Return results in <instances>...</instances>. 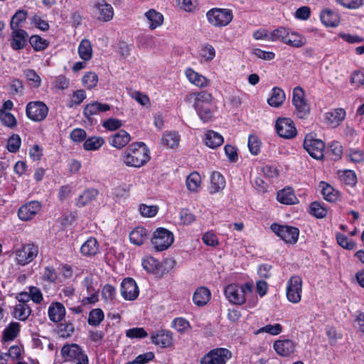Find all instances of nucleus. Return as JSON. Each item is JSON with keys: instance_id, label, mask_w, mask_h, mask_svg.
<instances>
[{"instance_id": "obj_1", "label": "nucleus", "mask_w": 364, "mask_h": 364, "mask_svg": "<svg viewBox=\"0 0 364 364\" xmlns=\"http://www.w3.org/2000/svg\"><path fill=\"white\" fill-rule=\"evenodd\" d=\"M188 100H193V107L200 119L208 122L213 119L215 105L212 94L206 91L191 93L187 97Z\"/></svg>"}, {"instance_id": "obj_2", "label": "nucleus", "mask_w": 364, "mask_h": 364, "mask_svg": "<svg viewBox=\"0 0 364 364\" xmlns=\"http://www.w3.org/2000/svg\"><path fill=\"white\" fill-rule=\"evenodd\" d=\"M122 157L127 166L140 168L150 160L149 149L144 142H134L122 152Z\"/></svg>"}, {"instance_id": "obj_3", "label": "nucleus", "mask_w": 364, "mask_h": 364, "mask_svg": "<svg viewBox=\"0 0 364 364\" xmlns=\"http://www.w3.org/2000/svg\"><path fill=\"white\" fill-rule=\"evenodd\" d=\"M252 284L246 283L242 286L235 284H230L224 289V294L227 299L235 305H242L246 301L245 294L247 292H251Z\"/></svg>"}, {"instance_id": "obj_4", "label": "nucleus", "mask_w": 364, "mask_h": 364, "mask_svg": "<svg viewBox=\"0 0 364 364\" xmlns=\"http://www.w3.org/2000/svg\"><path fill=\"white\" fill-rule=\"evenodd\" d=\"M208 22L215 27L228 26L233 18L232 10L228 9L214 8L206 14Z\"/></svg>"}, {"instance_id": "obj_5", "label": "nucleus", "mask_w": 364, "mask_h": 364, "mask_svg": "<svg viewBox=\"0 0 364 364\" xmlns=\"http://www.w3.org/2000/svg\"><path fill=\"white\" fill-rule=\"evenodd\" d=\"M173 240V235L171 231L164 228H159L154 232L151 243L157 251H163L171 245Z\"/></svg>"}, {"instance_id": "obj_6", "label": "nucleus", "mask_w": 364, "mask_h": 364, "mask_svg": "<svg viewBox=\"0 0 364 364\" xmlns=\"http://www.w3.org/2000/svg\"><path fill=\"white\" fill-rule=\"evenodd\" d=\"M62 356L74 364H88V358L77 344L65 345L61 349Z\"/></svg>"}, {"instance_id": "obj_7", "label": "nucleus", "mask_w": 364, "mask_h": 364, "mask_svg": "<svg viewBox=\"0 0 364 364\" xmlns=\"http://www.w3.org/2000/svg\"><path fill=\"white\" fill-rule=\"evenodd\" d=\"M304 148L311 157L316 159H321L323 157L324 143L322 140L316 138L314 134H309L305 136Z\"/></svg>"}, {"instance_id": "obj_8", "label": "nucleus", "mask_w": 364, "mask_h": 364, "mask_svg": "<svg viewBox=\"0 0 364 364\" xmlns=\"http://www.w3.org/2000/svg\"><path fill=\"white\" fill-rule=\"evenodd\" d=\"M302 279L299 276L294 275L287 282L286 294L288 301L298 304L301 299Z\"/></svg>"}, {"instance_id": "obj_9", "label": "nucleus", "mask_w": 364, "mask_h": 364, "mask_svg": "<svg viewBox=\"0 0 364 364\" xmlns=\"http://www.w3.org/2000/svg\"><path fill=\"white\" fill-rule=\"evenodd\" d=\"M271 230L287 243L294 244L297 242L299 230L289 225L272 224Z\"/></svg>"}, {"instance_id": "obj_10", "label": "nucleus", "mask_w": 364, "mask_h": 364, "mask_svg": "<svg viewBox=\"0 0 364 364\" xmlns=\"http://www.w3.org/2000/svg\"><path fill=\"white\" fill-rule=\"evenodd\" d=\"M94 14L96 19L102 22H108L113 19L114 9L105 0H95L93 3Z\"/></svg>"}, {"instance_id": "obj_11", "label": "nucleus", "mask_w": 364, "mask_h": 364, "mask_svg": "<svg viewBox=\"0 0 364 364\" xmlns=\"http://www.w3.org/2000/svg\"><path fill=\"white\" fill-rule=\"evenodd\" d=\"M292 103L299 118H304L309 113L310 107L305 99L304 90L299 87L293 90Z\"/></svg>"}, {"instance_id": "obj_12", "label": "nucleus", "mask_w": 364, "mask_h": 364, "mask_svg": "<svg viewBox=\"0 0 364 364\" xmlns=\"http://www.w3.org/2000/svg\"><path fill=\"white\" fill-rule=\"evenodd\" d=\"M48 112L46 105L42 102H31L26 106V114L29 119L34 122L43 120Z\"/></svg>"}, {"instance_id": "obj_13", "label": "nucleus", "mask_w": 364, "mask_h": 364, "mask_svg": "<svg viewBox=\"0 0 364 364\" xmlns=\"http://www.w3.org/2000/svg\"><path fill=\"white\" fill-rule=\"evenodd\" d=\"M38 248L33 244L23 245L16 250V259L17 263L21 265H26L31 262L38 255Z\"/></svg>"}, {"instance_id": "obj_14", "label": "nucleus", "mask_w": 364, "mask_h": 364, "mask_svg": "<svg viewBox=\"0 0 364 364\" xmlns=\"http://www.w3.org/2000/svg\"><path fill=\"white\" fill-rule=\"evenodd\" d=\"M231 353L225 348H218L210 351L201 360V364H225L230 358Z\"/></svg>"}, {"instance_id": "obj_15", "label": "nucleus", "mask_w": 364, "mask_h": 364, "mask_svg": "<svg viewBox=\"0 0 364 364\" xmlns=\"http://www.w3.org/2000/svg\"><path fill=\"white\" fill-rule=\"evenodd\" d=\"M278 135L284 139H291L296 135V129L289 118H279L275 124Z\"/></svg>"}, {"instance_id": "obj_16", "label": "nucleus", "mask_w": 364, "mask_h": 364, "mask_svg": "<svg viewBox=\"0 0 364 364\" xmlns=\"http://www.w3.org/2000/svg\"><path fill=\"white\" fill-rule=\"evenodd\" d=\"M41 205L38 201L32 200L23 205L18 210V216L22 221H28L41 210Z\"/></svg>"}, {"instance_id": "obj_17", "label": "nucleus", "mask_w": 364, "mask_h": 364, "mask_svg": "<svg viewBox=\"0 0 364 364\" xmlns=\"http://www.w3.org/2000/svg\"><path fill=\"white\" fill-rule=\"evenodd\" d=\"M121 294L126 300L132 301L139 296V289L132 278L124 279L121 284Z\"/></svg>"}, {"instance_id": "obj_18", "label": "nucleus", "mask_w": 364, "mask_h": 364, "mask_svg": "<svg viewBox=\"0 0 364 364\" xmlns=\"http://www.w3.org/2000/svg\"><path fill=\"white\" fill-rule=\"evenodd\" d=\"M151 341L156 346L168 348L173 344V334L171 331L160 330L151 334Z\"/></svg>"}, {"instance_id": "obj_19", "label": "nucleus", "mask_w": 364, "mask_h": 364, "mask_svg": "<svg viewBox=\"0 0 364 364\" xmlns=\"http://www.w3.org/2000/svg\"><path fill=\"white\" fill-rule=\"evenodd\" d=\"M11 47L15 50L23 49L26 45L28 35L23 29H11Z\"/></svg>"}, {"instance_id": "obj_20", "label": "nucleus", "mask_w": 364, "mask_h": 364, "mask_svg": "<svg viewBox=\"0 0 364 364\" xmlns=\"http://www.w3.org/2000/svg\"><path fill=\"white\" fill-rule=\"evenodd\" d=\"M274 349L282 357L289 356L295 350L294 343L289 339L277 340L273 344Z\"/></svg>"}, {"instance_id": "obj_21", "label": "nucleus", "mask_w": 364, "mask_h": 364, "mask_svg": "<svg viewBox=\"0 0 364 364\" xmlns=\"http://www.w3.org/2000/svg\"><path fill=\"white\" fill-rule=\"evenodd\" d=\"M130 141V134L123 129L119 130L109 138V144L118 149L126 146Z\"/></svg>"}, {"instance_id": "obj_22", "label": "nucleus", "mask_w": 364, "mask_h": 364, "mask_svg": "<svg viewBox=\"0 0 364 364\" xmlns=\"http://www.w3.org/2000/svg\"><path fill=\"white\" fill-rule=\"evenodd\" d=\"M48 317L54 323L60 322L65 316V306L60 302H53L48 307Z\"/></svg>"}, {"instance_id": "obj_23", "label": "nucleus", "mask_w": 364, "mask_h": 364, "mask_svg": "<svg viewBox=\"0 0 364 364\" xmlns=\"http://www.w3.org/2000/svg\"><path fill=\"white\" fill-rule=\"evenodd\" d=\"M346 117L343 109H336L325 114V120L331 127H338Z\"/></svg>"}, {"instance_id": "obj_24", "label": "nucleus", "mask_w": 364, "mask_h": 364, "mask_svg": "<svg viewBox=\"0 0 364 364\" xmlns=\"http://www.w3.org/2000/svg\"><path fill=\"white\" fill-rule=\"evenodd\" d=\"M110 109V106L107 104H102L98 102H93L87 104L83 111L85 117L90 119L92 116L98 114L102 112H107Z\"/></svg>"}, {"instance_id": "obj_25", "label": "nucleus", "mask_w": 364, "mask_h": 364, "mask_svg": "<svg viewBox=\"0 0 364 364\" xmlns=\"http://www.w3.org/2000/svg\"><path fill=\"white\" fill-rule=\"evenodd\" d=\"M225 180L220 173L215 171L212 173L209 188L210 193L213 194L222 191L225 188Z\"/></svg>"}, {"instance_id": "obj_26", "label": "nucleus", "mask_w": 364, "mask_h": 364, "mask_svg": "<svg viewBox=\"0 0 364 364\" xmlns=\"http://www.w3.org/2000/svg\"><path fill=\"white\" fill-rule=\"evenodd\" d=\"M99 192L95 188H88L76 199L75 204L78 207H83L95 200Z\"/></svg>"}, {"instance_id": "obj_27", "label": "nucleus", "mask_w": 364, "mask_h": 364, "mask_svg": "<svg viewBox=\"0 0 364 364\" xmlns=\"http://www.w3.org/2000/svg\"><path fill=\"white\" fill-rule=\"evenodd\" d=\"M210 291L208 288H198L193 294V301L198 306L205 305L210 299Z\"/></svg>"}, {"instance_id": "obj_28", "label": "nucleus", "mask_w": 364, "mask_h": 364, "mask_svg": "<svg viewBox=\"0 0 364 364\" xmlns=\"http://www.w3.org/2000/svg\"><path fill=\"white\" fill-rule=\"evenodd\" d=\"M145 17L150 29L154 30L162 25L164 22L163 15L154 9H150L145 13Z\"/></svg>"}, {"instance_id": "obj_29", "label": "nucleus", "mask_w": 364, "mask_h": 364, "mask_svg": "<svg viewBox=\"0 0 364 364\" xmlns=\"http://www.w3.org/2000/svg\"><path fill=\"white\" fill-rule=\"evenodd\" d=\"M189 82L197 87H203L208 85V80L203 75L196 73L191 68H188L185 72Z\"/></svg>"}, {"instance_id": "obj_30", "label": "nucleus", "mask_w": 364, "mask_h": 364, "mask_svg": "<svg viewBox=\"0 0 364 364\" xmlns=\"http://www.w3.org/2000/svg\"><path fill=\"white\" fill-rule=\"evenodd\" d=\"M99 251V244L94 237L88 238L81 246V253L87 257L94 256Z\"/></svg>"}, {"instance_id": "obj_31", "label": "nucleus", "mask_w": 364, "mask_h": 364, "mask_svg": "<svg viewBox=\"0 0 364 364\" xmlns=\"http://www.w3.org/2000/svg\"><path fill=\"white\" fill-rule=\"evenodd\" d=\"M277 198L281 203L293 205L298 203V199L291 188H286L277 193Z\"/></svg>"}, {"instance_id": "obj_32", "label": "nucleus", "mask_w": 364, "mask_h": 364, "mask_svg": "<svg viewBox=\"0 0 364 364\" xmlns=\"http://www.w3.org/2000/svg\"><path fill=\"white\" fill-rule=\"evenodd\" d=\"M320 18L323 23L327 26L335 27L340 22L338 14L329 9L323 11L320 14Z\"/></svg>"}, {"instance_id": "obj_33", "label": "nucleus", "mask_w": 364, "mask_h": 364, "mask_svg": "<svg viewBox=\"0 0 364 364\" xmlns=\"http://www.w3.org/2000/svg\"><path fill=\"white\" fill-rule=\"evenodd\" d=\"M285 98L286 97L283 90L274 87L272 90V94L270 97L267 100V102L271 107H279L284 103Z\"/></svg>"}, {"instance_id": "obj_34", "label": "nucleus", "mask_w": 364, "mask_h": 364, "mask_svg": "<svg viewBox=\"0 0 364 364\" xmlns=\"http://www.w3.org/2000/svg\"><path fill=\"white\" fill-rule=\"evenodd\" d=\"M223 137L218 132L213 130L208 131L205 134V144L211 148L215 149L223 143Z\"/></svg>"}, {"instance_id": "obj_35", "label": "nucleus", "mask_w": 364, "mask_h": 364, "mask_svg": "<svg viewBox=\"0 0 364 364\" xmlns=\"http://www.w3.org/2000/svg\"><path fill=\"white\" fill-rule=\"evenodd\" d=\"M92 46L91 42L84 38L81 41L78 46V54L84 61L90 60L92 57Z\"/></svg>"}, {"instance_id": "obj_36", "label": "nucleus", "mask_w": 364, "mask_h": 364, "mask_svg": "<svg viewBox=\"0 0 364 364\" xmlns=\"http://www.w3.org/2000/svg\"><path fill=\"white\" fill-rule=\"evenodd\" d=\"M146 231L143 227L136 228L129 234L130 242L138 246L141 245L146 240Z\"/></svg>"}, {"instance_id": "obj_37", "label": "nucleus", "mask_w": 364, "mask_h": 364, "mask_svg": "<svg viewBox=\"0 0 364 364\" xmlns=\"http://www.w3.org/2000/svg\"><path fill=\"white\" fill-rule=\"evenodd\" d=\"M31 309L27 304L19 303L16 304L13 311V316L20 321H26L31 315Z\"/></svg>"}, {"instance_id": "obj_38", "label": "nucleus", "mask_w": 364, "mask_h": 364, "mask_svg": "<svg viewBox=\"0 0 364 364\" xmlns=\"http://www.w3.org/2000/svg\"><path fill=\"white\" fill-rule=\"evenodd\" d=\"M142 266L148 272L156 274L161 268V263L152 256H146L142 260Z\"/></svg>"}, {"instance_id": "obj_39", "label": "nucleus", "mask_w": 364, "mask_h": 364, "mask_svg": "<svg viewBox=\"0 0 364 364\" xmlns=\"http://www.w3.org/2000/svg\"><path fill=\"white\" fill-rule=\"evenodd\" d=\"M320 188L322 190L323 198L330 202H334L338 198V191H336L331 186L326 182L320 183Z\"/></svg>"}, {"instance_id": "obj_40", "label": "nucleus", "mask_w": 364, "mask_h": 364, "mask_svg": "<svg viewBox=\"0 0 364 364\" xmlns=\"http://www.w3.org/2000/svg\"><path fill=\"white\" fill-rule=\"evenodd\" d=\"M161 141L164 146L173 149L178 145L180 136L175 132H166L164 134Z\"/></svg>"}, {"instance_id": "obj_41", "label": "nucleus", "mask_w": 364, "mask_h": 364, "mask_svg": "<svg viewBox=\"0 0 364 364\" xmlns=\"http://www.w3.org/2000/svg\"><path fill=\"white\" fill-rule=\"evenodd\" d=\"M290 31L284 27H279L278 28L272 31L269 34V41H280L285 43Z\"/></svg>"}, {"instance_id": "obj_42", "label": "nucleus", "mask_w": 364, "mask_h": 364, "mask_svg": "<svg viewBox=\"0 0 364 364\" xmlns=\"http://www.w3.org/2000/svg\"><path fill=\"white\" fill-rule=\"evenodd\" d=\"M306 43V39L304 36H301L296 33L290 31L286 44L294 47V48H300L305 45Z\"/></svg>"}, {"instance_id": "obj_43", "label": "nucleus", "mask_w": 364, "mask_h": 364, "mask_svg": "<svg viewBox=\"0 0 364 364\" xmlns=\"http://www.w3.org/2000/svg\"><path fill=\"white\" fill-rule=\"evenodd\" d=\"M201 177L197 172H193L187 177L186 186L191 192H197L200 186Z\"/></svg>"}, {"instance_id": "obj_44", "label": "nucleus", "mask_w": 364, "mask_h": 364, "mask_svg": "<svg viewBox=\"0 0 364 364\" xmlns=\"http://www.w3.org/2000/svg\"><path fill=\"white\" fill-rule=\"evenodd\" d=\"M105 144V140L101 136H92L84 142V149L87 151H95L99 149Z\"/></svg>"}, {"instance_id": "obj_45", "label": "nucleus", "mask_w": 364, "mask_h": 364, "mask_svg": "<svg viewBox=\"0 0 364 364\" xmlns=\"http://www.w3.org/2000/svg\"><path fill=\"white\" fill-rule=\"evenodd\" d=\"M105 318L104 312L100 309H92L88 316L87 323L92 326H98Z\"/></svg>"}, {"instance_id": "obj_46", "label": "nucleus", "mask_w": 364, "mask_h": 364, "mask_svg": "<svg viewBox=\"0 0 364 364\" xmlns=\"http://www.w3.org/2000/svg\"><path fill=\"white\" fill-rule=\"evenodd\" d=\"M27 14V11L24 10L17 11L11 18L10 22L11 29H21V23L26 19Z\"/></svg>"}, {"instance_id": "obj_47", "label": "nucleus", "mask_w": 364, "mask_h": 364, "mask_svg": "<svg viewBox=\"0 0 364 364\" xmlns=\"http://www.w3.org/2000/svg\"><path fill=\"white\" fill-rule=\"evenodd\" d=\"M20 331V325L17 322L11 323L4 331V338L6 341L14 339Z\"/></svg>"}, {"instance_id": "obj_48", "label": "nucleus", "mask_w": 364, "mask_h": 364, "mask_svg": "<svg viewBox=\"0 0 364 364\" xmlns=\"http://www.w3.org/2000/svg\"><path fill=\"white\" fill-rule=\"evenodd\" d=\"M30 43L36 51L43 50L48 46V41L41 36L34 35L30 38Z\"/></svg>"}, {"instance_id": "obj_49", "label": "nucleus", "mask_w": 364, "mask_h": 364, "mask_svg": "<svg viewBox=\"0 0 364 364\" xmlns=\"http://www.w3.org/2000/svg\"><path fill=\"white\" fill-rule=\"evenodd\" d=\"M139 210L141 216L145 218L154 217L158 211L159 207L157 205H147L146 204H141Z\"/></svg>"}, {"instance_id": "obj_50", "label": "nucleus", "mask_w": 364, "mask_h": 364, "mask_svg": "<svg viewBox=\"0 0 364 364\" xmlns=\"http://www.w3.org/2000/svg\"><path fill=\"white\" fill-rule=\"evenodd\" d=\"M341 181L346 185L353 186L357 182V178L354 171L346 170L340 175Z\"/></svg>"}, {"instance_id": "obj_51", "label": "nucleus", "mask_w": 364, "mask_h": 364, "mask_svg": "<svg viewBox=\"0 0 364 364\" xmlns=\"http://www.w3.org/2000/svg\"><path fill=\"white\" fill-rule=\"evenodd\" d=\"M0 120L3 124L9 127H14L16 125V119L14 116L3 109H0Z\"/></svg>"}, {"instance_id": "obj_52", "label": "nucleus", "mask_w": 364, "mask_h": 364, "mask_svg": "<svg viewBox=\"0 0 364 364\" xmlns=\"http://www.w3.org/2000/svg\"><path fill=\"white\" fill-rule=\"evenodd\" d=\"M98 82V76L93 72H89L86 73L82 77L83 85L87 89H92L95 87Z\"/></svg>"}, {"instance_id": "obj_53", "label": "nucleus", "mask_w": 364, "mask_h": 364, "mask_svg": "<svg viewBox=\"0 0 364 364\" xmlns=\"http://www.w3.org/2000/svg\"><path fill=\"white\" fill-rule=\"evenodd\" d=\"M311 213L318 218L325 217L327 214V210L318 202H313L310 206Z\"/></svg>"}, {"instance_id": "obj_54", "label": "nucleus", "mask_w": 364, "mask_h": 364, "mask_svg": "<svg viewBox=\"0 0 364 364\" xmlns=\"http://www.w3.org/2000/svg\"><path fill=\"white\" fill-rule=\"evenodd\" d=\"M282 331V326L279 323H276L274 325H267L264 327L260 328L257 333H267L272 336L279 335Z\"/></svg>"}, {"instance_id": "obj_55", "label": "nucleus", "mask_w": 364, "mask_h": 364, "mask_svg": "<svg viewBox=\"0 0 364 364\" xmlns=\"http://www.w3.org/2000/svg\"><path fill=\"white\" fill-rule=\"evenodd\" d=\"M172 326L178 332L184 333L191 328L189 322L183 318H176L173 321Z\"/></svg>"}, {"instance_id": "obj_56", "label": "nucleus", "mask_w": 364, "mask_h": 364, "mask_svg": "<svg viewBox=\"0 0 364 364\" xmlns=\"http://www.w3.org/2000/svg\"><path fill=\"white\" fill-rule=\"evenodd\" d=\"M126 336L129 338H143L148 336L144 328H132L126 331Z\"/></svg>"}, {"instance_id": "obj_57", "label": "nucleus", "mask_w": 364, "mask_h": 364, "mask_svg": "<svg viewBox=\"0 0 364 364\" xmlns=\"http://www.w3.org/2000/svg\"><path fill=\"white\" fill-rule=\"evenodd\" d=\"M21 138L18 134H13L8 140L7 149L12 153L16 152L21 146Z\"/></svg>"}, {"instance_id": "obj_58", "label": "nucleus", "mask_w": 364, "mask_h": 364, "mask_svg": "<svg viewBox=\"0 0 364 364\" xmlns=\"http://www.w3.org/2000/svg\"><path fill=\"white\" fill-rule=\"evenodd\" d=\"M86 98L85 92L82 90H79L75 92L70 99L68 106L73 107L75 105H79Z\"/></svg>"}, {"instance_id": "obj_59", "label": "nucleus", "mask_w": 364, "mask_h": 364, "mask_svg": "<svg viewBox=\"0 0 364 364\" xmlns=\"http://www.w3.org/2000/svg\"><path fill=\"white\" fill-rule=\"evenodd\" d=\"M341 6L349 9H356L363 4V0H335Z\"/></svg>"}, {"instance_id": "obj_60", "label": "nucleus", "mask_w": 364, "mask_h": 364, "mask_svg": "<svg viewBox=\"0 0 364 364\" xmlns=\"http://www.w3.org/2000/svg\"><path fill=\"white\" fill-rule=\"evenodd\" d=\"M58 334L63 338H68L74 332V327L72 323H61L58 328Z\"/></svg>"}, {"instance_id": "obj_61", "label": "nucleus", "mask_w": 364, "mask_h": 364, "mask_svg": "<svg viewBox=\"0 0 364 364\" xmlns=\"http://www.w3.org/2000/svg\"><path fill=\"white\" fill-rule=\"evenodd\" d=\"M26 77L32 87H38L41 85V79L35 70H28L26 73Z\"/></svg>"}, {"instance_id": "obj_62", "label": "nucleus", "mask_w": 364, "mask_h": 364, "mask_svg": "<svg viewBox=\"0 0 364 364\" xmlns=\"http://www.w3.org/2000/svg\"><path fill=\"white\" fill-rule=\"evenodd\" d=\"M102 126L109 131H114L122 126V122L118 119L109 118L103 122Z\"/></svg>"}, {"instance_id": "obj_63", "label": "nucleus", "mask_w": 364, "mask_h": 364, "mask_svg": "<svg viewBox=\"0 0 364 364\" xmlns=\"http://www.w3.org/2000/svg\"><path fill=\"white\" fill-rule=\"evenodd\" d=\"M116 295V289L110 284H106L102 290V296L106 301H112Z\"/></svg>"}, {"instance_id": "obj_64", "label": "nucleus", "mask_w": 364, "mask_h": 364, "mask_svg": "<svg viewBox=\"0 0 364 364\" xmlns=\"http://www.w3.org/2000/svg\"><path fill=\"white\" fill-rule=\"evenodd\" d=\"M336 239L339 245L345 249L353 250L355 247V243L343 234H338Z\"/></svg>"}]
</instances>
